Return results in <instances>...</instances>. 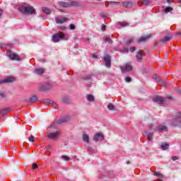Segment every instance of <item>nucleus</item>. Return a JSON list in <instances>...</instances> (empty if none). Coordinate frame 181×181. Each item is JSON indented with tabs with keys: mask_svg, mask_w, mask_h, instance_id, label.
Returning <instances> with one entry per match:
<instances>
[{
	"mask_svg": "<svg viewBox=\"0 0 181 181\" xmlns=\"http://www.w3.org/2000/svg\"><path fill=\"white\" fill-rule=\"evenodd\" d=\"M93 141L98 142V141H104V135L101 133H96L93 136Z\"/></svg>",
	"mask_w": 181,
	"mask_h": 181,
	"instance_id": "nucleus-10",
	"label": "nucleus"
},
{
	"mask_svg": "<svg viewBox=\"0 0 181 181\" xmlns=\"http://www.w3.org/2000/svg\"><path fill=\"white\" fill-rule=\"evenodd\" d=\"M134 1H124L122 2L123 8H132L134 6Z\"/></svg>",
	"mask_w": 181,
	"mask_h": 181,
	"instance_id": "nucleus-12",
	"label": "nucleus"
},
{
	"mask_svg": "<svg viewBox=\"0 0 181 181\" xmlns=\"http://www.w3.org/2000/svg\"><path fill=\"white\" fill-rule=\"evenodd\" d=\"M62 103H64V104H69L70 98L67 96L64 97L62 99Z\"/></svg>",
	"mask_w": 181,
	"mask_h": 181,
	"instance_id": "nucleus-32",
	"label": "nucleus"
},
{
	"mask_svg": "<svg viewBox=\"0 0 181 181\" xmlns=\"http://www.w3.org/2000/svg\"><path fill=\"white\" fill-rule=\"evenodd\" d=\"M42 11L45 13H46L47 15H50V13H52V11L49 10V8L47 7H44L42 8Z\"/></svg>",
	"mask_w": 181,
	"mask_h": 181,
	"instance_id": "nucleus-30",
	"label": "nucleus"
},
{
	"mask_svg": "<svg viewBox=\"0 0 181 181\" xmlns=\"http://www.w3.org/2000/svg\"><path fill=\"white\" fill-rule=\"evenodd\" d=\"M154 176H157V177H159L160 179H163L165 177V175L160 173H158L156 171L154 172Z\"/></svg>",
	"mask_w": 181,
	"mask_h": 181,
	"instance_id": "nucleus-31",
	"label": "nucleus"
},
{
	"mask_svg": "<svg viewBox=\"0 0 181 181\" xmlns=\"http://www.w3.org/2000/svg\"><path fill=\"white\" fill-rule=\"evenodd\" d=\"M153 78H155L156 83H158V86H166V82L160 78V77L158 76V75H154Z\"/></svg>",
	"mask_w": 181,
	"mask_h": 181,
	"instance_id": "nucleus-11",
	"label": "nucleus"
},
{
	"mask_svg": "<svg viewBox=\"0 0 181 181\" xmlns=\"http://www.w3.org/2000/svg\"><path fill=\"white\" fill-rule=\"evenodd\" d=\"M177 159H179V157L174 156L172 157V160H177Z\"/></svg>",
	"mask_w": 181,
	"mask_h": 181,
	"instance_id": "nucleus-50",
	"label": "nucleus"
},
{
	"mask_svg": "<svg viewBox=\"0 0 181 181\" xmlns=\"http://www.w3.org/2000/svg\"><path fill=\"white\" fill-rule=\"evenodd\" d=\"M122 53H128L129 52V47H124L123 49L121 50Z\"/></svg>",
	"mask_w": 181,
	"mask_h": 181,
	"instance_id": "nucleus-38",
	"label": "nucleus"
},
{
	"mask_svg": "<svg viewBox=\"0 0 181 181\" xmlns=\"http://www.w3.org/2000/svg\"><path fill=\"white\" fill-rule=\"evenodd\" d=\"M67 121H70V116H65L62 117L57 121V124H64V122H67Z\"/></svg>",
	"mask_w": 181,
	"mask_h": 181,
	"instance_id": "nucleus-16",
	"label": "nucleus"
},
{
	"mask_svg": "<svg viewBox=\"0 0 181 181\" xmlns=\"http://www.w3.org/2000/svg\"><path fill=\"white\" fill-rule=\"evenodd\" d=\"M143 56H144V51L141 50L140 52H137L136 55L137 61L141 62L142 60Z\"/></svg>",
	"mask_w": 181,
	"mask_h": 181,
	"instance_id": "nucleus-21",
	"label": "nucleus"
},
{
	"mask_svg": "<svg viewBox=\"0 0 181 181\" xmlns=\"http://www.w3.org/2000/svg\"><path fill=\"white\" fill-rule=\"evenodd\" d=\"M132 42H134V38L133 37L129 38L126 41V45H131Z\"/></svg>",
	"mask_w": 181,
	"mask_h": 181,
	"instance_id": "nucleus-37",
	"label": "nucleus"
},
{
	"mask_svg": "<svg viewBox=\"0 0 181 181\" xmlns=\"http://www.w3.org/2000/svg\"><path fill=\"white\" fill-rule=\"evenodd\" d=\"M101 29H102L103 32H105L107 27L105 26V25L103 24L101 25Z\"/></svg>",
	"mask_w": 181,
	"mask_h": 181,
	"instance_id": "nucleus-46",
	"label": "nucleus"
},
{
	"mask_svg": "<svg viewBox=\"0 0 181 181\" xmlns=\"http://www.w3.org/2000/svg\"><path fill=\"white\" fill-rule=\"evenodd\" d=\"M35 74L41 76V74H43V73H45V71L43 70V69H35Z\"/></svg>",
	"mask_w": 181,
	"mask_h": 181,
	"instance_id": "nucleus-27",
	"label": "nucleus"
},
{
	"mask_svg": "<svg viewBox=\"0 0 181 181\" xmlns=\"http://www.w3.org/2000/svg\"><path fill=\"white\" fill-rule=\"evenodd\" d=\"M59 5L60 8H74L80 5V3L74 1L69 3L65 1H61L59 3Z\"/></svg>",
	"mask_w": 181,
	"mask_h": 181,
	"instance_id": "nucleus-3",
	"label": "nucleus"
},
{
	"mask_svg": "<svg viewBox=\"0 0 181 181\" xmlns=\"http://www.w3.org/2000/svg\"><path fill=\"white\" fill-rule=\"evenodd\" d=\"M83 140L85 142H87V144H88V142H90V137L88 136V135L87 134H83Z\"/></svg>",
	"mask_w": 181,
	"mask_h": 181,
	"instance_id": "nucleus-28",
	"label": "nucleus"
},
{
	"mask_svg": "<svg viewBox=\"0 0 181 181\" xmlns=\"http://www.w3.org/2000/svg\"><path fill=\"white\" fill-rule=\"evenodd\" d=\"M104 62H105V66L106 67H108V69H110V67H111V57H110V55H106L104 58Z\"/></svg>",
	"mask_w": 181,
	"mask_h": 181,
	"instance_id": "nucleus-13",
	"label": "nucleus"
},
{
	"mask_svg": "<svg viewBox=\"0 0 181 181\" xmlns=\"http://www.w3.org/2000/svg\"><path fill=\"white\" fill-rule=\"evenodd\" d=\"M39 100V98L36 95H33L29 98V103H35Z\"/></svg>",
	"mask_w": 181,
	"mask_h": 181,
	"instance_id": "nucleus-20",
	"label": "nucleus"
},
{
	"mask_svg": "<svg viewBox=\"0 0 181 181\" xmlns=\"http://www.w3.org/2000/svg\"><path fill=\"white\" fill-rule=\"evenodd\" d=\"M55 21H56L57 23H64V22H67V21H69V18H56Z\"/></svg>",
	"mask_w": 181,
	"mask_h": 181,
	"instance_id": "nucleus-22",
	"label": "nucleus"
},
{
	"mask_svg": "<svg viewBox=\"0 0 181 181\" xmlns=\"http://www.w3.org/2000/svg\"><path fill=\"white\" fill-rule=\"evenodd\" d=\"M86 98L88 101H90V102L94 101V96L91 94L87 95Z\"/></svg>",
	"mask_w": 181,
	"mask_h": 181,
	"instance_id": "nucleus-33",
	"label": "nucleus"
},
{
	"mask_svg": "<svg viewBox=\"0 0 181 181\" xmlns=\"http://www.w3.org/2000/svg\"><path fill=\"white\" fill-rule=\"evenodd\" d=\"M64 37H66L64 33H57L52 35V39L54 43H59V42L64 39Z\"/></svg>",
	"mask_w": 181,
	"mask_h": 181,
	"instance_id": "nucleus-4",
	"label": "nucleus"
},
{
	"mask_svg": "<svg viewBox=\"0 0 181 181\" xmlns=\"http://www.w3.org/2000/svg\"><path fill=\"white\" fill-rule=\"evenodd\" d=\"M151 35L142 36L140 39L138 40L139 43H141L142 42H146L148 39H150Z\"/></svg>",
	"mask_w": 181,
	"mask_h": 181,
	"instance_id": "nucleus-23",
	"label": "nucleus"
},
{
	"mask_svg": "<svg viewBox=\"0 0 181 181\" xmlns=\"http://www.w3.org/2000/svg\"><path fill=\"white\" fill-rule=\"evenodd\" d=\"M131 81H132V79L131 78V77L127 76L125 78V82L126 83H131Z\"/></svg>",
	"mask_w": 181,
	"mask_h": 181,
	"instance_id": "nucleus-44",
	"label": "nucleus"
},
{
	"mask_svg": "<svg viewBox=\"0 0 181 181\" xmlns=\"http://www.w3.org/2000/svg\"><path fill=\"white\" fill-rule=\"evenodd\" d=\"M105 5L106 8H108L110 5H111L112 8L114 6V5H121L120 2L118 1H105Z\"/></svg>",
	"mask_w": 181,
	"mask_h": 181,
	"instance_id": "nucleus-15",
	"label": "nucleus"
},
{
	"mask_svg": "<svg viewBox=\"0 0 181 181\" xmlns=\"http://www.w3.org/2000/svg\"><path fill=\"white\" fill-rule=\"evenodd\" d=\"M146 135L147 139H148L149 141H152L153 139V133L146 132Z\"/></svg>",
	"mask_w": 181,
	"mask_h": 181,
	"instance_id": "nucleus-25",
	"label": "nucleus"
},
{
	"mask_svg": "<svg viewBox=\"0 0 181 181\" xmlns=\"http://www.w3.org/2000/svg\"><path fill=\"white\" fill-rule=\"evenodd\" d=\"M129 50L132 53L133 52H135V50H136V48L135 47H132L129 49Z\"/></svg>",
	"mask_w": 181,
	"mask_h": 181,
	"instance_id": "nucleus-48",
	"label": "nucleus"
},
{
	"mask_svg": "<svg viewBox=\"0 0 181 181\" xmlns=\"http://www.w3.org/2000/svg\"><path fill=\"white\" fill-rule=\"evenodd\" d=\"M5 97V93H0V98H4Z\"/></svg>",
	"mask_w": 181,
	"mask_h": 181,
	"instance_id": "nucleus-51",
	"label": "nucleus"
},
{
	"mask_svg": "<svg viewBox=\"0 0 181 181\" xmlns=\"http://www.w3.org/2000/svg\"><path fill=\"white\" fill-rule=\"evenodd\" d=\"M154 46H158V42H156Z\"/></svg>",
	"mask_w": 181,
	"mask_h": 181,
	"instance_id": "nucleus-56",
	"label": "nucleus"
},
{
	"mask_svg": "<svg viewBox=\"0 0 181 181\" xmlns=\"http://www.w3.org/2000/svg\"><path fill=\"white\" fill-rule=\"evenodd\" d=\"M62 159L64 160H66V162H69V160H70V157L66 156H62Z\"/></svg>",
	"mask_w": 181,
	"mask_h": 181,
	"instance_id": "nucleus-40",
	"label": "nucleus"
},
{
	"mask_svg": "<svg viewBox=\"0 0 181 181\" xmlns=\"http://www.w3.org/2000/svg\"><path fill=\"white\" fill-rule=\"evenodd\" d=\"M105 42H107V43H112V40H111L110 37H106L105 39Z\"/></svg>",
	"mask_w": 181,
	"mask_h": 181,
	"instance_id": "nucleus-42",
	"label": "nucleus"
},
{
	"mask_svg": "<svg viewBox=\"0 0 181 181\" xmlns=\"http://www.w3.org/2000/svg\"><path fill=\"white\" fill-rule=\"evenodd\" d=\"M117 25H119V26H121L122 28H125L127 26H129V24L125 21H123V22L118 21Z\"/></svg>",
	"mask_w": 181,
	"mask_h": 181,
	"instance_id": "nucleus-26",
	"label": "nucleus"
},
{
	"mask_svg": "<svg viewBox=\"0 0 181 181\" xmlns=\"http://www.w3.org/2000/svg\"><path fill=\"white\" fill-rule=\"evenodd\" d=\"M107 107L110 111H114V110H115V106H114L112 103H109Z\"/></svg>",
	"mask_w": 181,
	"mask_h": 181,
	"instance_id": "nucleus-35",
	"label": "nucleus"
},
{
	"mask_svg": "<svg viewBox=\"0 0 181 181\" xmlns=\"http://www.w3.org/2000/svg\"><path fill=\"white\" fill-rule=\"evenodd\" d=\"M172 39V35L171 34H168L165 37H164L163 38H162L160 42H161V43H166V42H169L170 40Z\"/></svg>",
	"mask_w": 181,
	"mask_h": 181,
	"instance_id": "nucleus-18",
	"label": "nucleus"
},
{
	"mask_svg": "<svg viewBox=\"0 0 181 181\" xmlns=\"http://www.w3.org/2000/svg\"><path fill=\"white\" fill-rule=\"evenodd\" d=\"M178 35H181V33H178Z\"/></svg>",
	"mask_w": 181,
	"mask_h": 181,
	"instance_id": "nucleus-63",
	"label": "nucleus"
},
{
	"mask_svg": "<svg viewBox=\"0 0 181 181\" xmlns=\"http://www.w3.org/2000/svg\"><path fill=\"white\" fill-rule=\"evenodd\" d=\"M14 81H15V78L12 77H8V78H6L5 79L0 81V84H5L6 83H13Z\"/></svg>",
	"mask_w": 181,
	"mask_h": 181,
	"instance_id": "nucleus-14",
	"label": "nucleus"
},
{
	"mask_svg": "<svg viewBox=\"0 0 181 181\" xmlns=\"http://www.w3.org/2000/svg\"><path fill=\"white\" fill-rule=\"evenodd\" d=\"M169 148V144L168 143H163L161 144V149L163 151H167V149Z\"/></svg>",
	"mask_w": 181,
	"mask_h": 181,
	"instance_id": "nucleus-29",
	"label": "nucleus"
},
{
	"mask_svg": "<svg viewBox=\"0 0 181 181\" xmlns=\"http://www.w3.org/2000/svg\"><path fill=\"white\" fill-rule=\"evenodd\" d=\"M165 98L159 95L153 97V101L157 104H159V105H163V104H165Z\"/></svg>",
	"mask_w": 181,
	"mask_h": 181,
	"instance_id": "nucleus-7",
	"label": "nucleus"
},
{
	"mask_svg": "<svg viewBox=\"0 0 181 181\" xmlns=\"http://www.w3.org/2000/svg\"><path fill=\"white\" fill-rule=\"evenodd\" d=\"M88 152H93V148L88 147Z\"/></svg>",
	"mask_w": 181,
	"mask_h": 181,
	"instance_id": "nucleus-53",
	"label": "nucleus"
},
{
	"mask_svg": "<svg viewBox=\"0 0 181 181\" xmlns=\"http://www.w3.org/2000/svg\"><path fill=\"white\" fill-rule=\"evenodd\" d=\"M131 163L130 161H127V165H129Z\"/></svg>",
	"mask_w": 181,
	"mask_h": 181,
	"instance_id": "nucleus-57",
	"label": "nucleus"
},
{
	"mask_svg": "<svg viewBox=\"0 0 181 181\" xmlns=\"http://www.w3.org/2000/svg\"><path fill=\"white\" fill-rule=\"evenodd\" d=\"M90 78H91V74H88L83 77V80H90Z\"/></svg>",
	"mask_w": 181,
	"mask_h": 181,
	"instance_id": "nucleus-39",
	"label": "nucleus"
},
{
	"mask_svg": "<svg viewBox=\"0 0 181 181\" xmlns=\"http://www.w3.org/2000/svg\"><path fill=\"white\" fill-rule=\"evenodd\" d=\"M52 83H46L44 84H41L39 86V90L40 91H47V90H50V88H52Z\"/></svg>",
	"mask_w": 181,
	"mask_h": 181,
	"instance_id": "nucleus-9",
	"label": "nucleus"
},
{
	"mask_svg": "<svg viewBox=\"0 0 181 181\" xmlns=\"http://www.w3.org/2000/svg\"><path fill=\"white\" fill-rule=\"evenodd\" d=\"M0 49H2V44H0Z\"/></svg>",
	"mask_w": 181,
	"mask_h": 181,
	"instance_id": "nucleus-60",
	"label": "nucleus"
},
{
	"mask_svg": "<svg viewBox=\"0 0 181 181\" xmlns=\"http://www.w3.org/2000/svg\"><path fill=\"white\" fill-rule=\"evenodd\" d=\"M59 136H60V132H51L47 135V138H49V139H52V141L59 139Z\"/></svg>",
	"mask_w": 181,
	"mask_h": 181,
	"instance_id": "nucleus-8",
	"label": "nucleus"
},
{
	"mask_svg": "<svg viewBox=\"0 0 181 181\" xmlns=\"http://www.w3.org/2000/svg\"><path fill=\"white\" fill-rule=\"evenodd\" d=\"M45 149H47V151H49V150L52 149V147L48 145V146H46Z\"/></svg>",
	"mask_w": 181,
	"mask_h": 181,
	"instance_id": "nucleus-52",
	"label": "nucleus"
},
{
	"mask_svg": "<svg viewBox=\"0 0 181 181\" xmlns=\"http://www.w3.org/2000/svg\"><path fill=\"white\" fill-rule=\"evenodd\" d=\"M57 28L59 30H66V29H67V28L64 26H58Z\"/></svg>",
	"mask_w": 181,
	"mask_h": 181,
	"instance_id": "nucleus-45",
	"label": "nucleus"
},
{
	"mask_svg": "<svg viewBox=\"0 0 181 181\" xmlns=\"http://www.w3.org/2000/svg\"><path fill=\"white\" fill-rule=\"evenodd\" d=\"M168 4H172L173 2V0H167Z\"/></svg>",
	"mask_w": 181,
	"mask_h": 181,
	"instance_id": "nucleus-55",
	"label": "nucleus"
},
{
	"mask_svg": "<svg viewBox=\"0 0 181 181\" xmlns=\"http://www.w3.org/2000/svg\"><path fill=\"white\" fill-rule=\"evenodd\" d=\"M88 87H91V86L90 85H88Z\"/></svg>",
	"mask_w": 181,
	"mask_h": 181,
	"instance_id": "nucleus-62",
	"label": "nucleus"
},
{
	"mask_svg": "<svg viewBox=\"0 0 181 181\" xmlns=\"http://www.w3.org/2000/svg\"><path fill=\"white\" fill-rule=\"evenodd\" d=\"M122 71L123 73H127V71H132V66L129 64H126L125 66H123L122 68Z\"/></svg>",
	"mask_w": 181,
	"mask_h": 181,
	"instance_id": "nucleus-17",
	"label": "nucleus"
},
{
	"mask_svg": "<svg viewBox=\"0 0 181 181\" xmlns=\"http://www.w3.org/2000/svg\"><path fill=\"white\" fill-rule=\"evenodd\" d=\"M173 127H179L181 125V112H177L175 118L171 122Z\"/></svg>",
	"mask_w": 181,
	"mask_h": 181,
	"instance_id": "nucleus-5",
	"label": "nucleus"
},
{
	"mask_svg": "<svg viewBox=\"0 0 181 181\" xmlns=\"http://www.w3.org/2000/svg\"><path fill=\"white\" fill-rule=\"evenodd\" d=\"M173 11V8L172 7H167L164 9L165 13H168V12H172Z\"/></svg>",
	"mask_w": 181,
	"mask_h": 181,
	"instance_id": "nucleus-36",
	"label": "nucleus"
},
{
	"mask_svg": "<svg viewBox=\"0 0 181 181\" xmlns=\"http://www.w3.org/2000/svg\"><path fill=\"white\" fill-rule=\"evenodd\" d=\"M45 103H48V104H51L52 108H55V110H57V108H59V105H57V103H56L53 100H45Z\"/></svg>",
	"mask_w": 181,
	"mask_h": 181,
	"instance_id": "nucleus-19",
	"label": "nucleus"
},
{
	"mask_svg": "<svg viewBox=\"0 0 181 181\" xmlns=\"http://www.w3.org/2000/svg\"><path fill=\"white\" fill-rule=\"evenodd\" d=\"M37 168H39V165L37 163L33 164V169H37Z\"/></svg>",
	"mask_w": 181,
	"mask_h": 181,
	"instance_id": "nucleus-47",
	"label": "nucleus"
},
{
	"mask_svg": "<svg viewBox=\"0 0 181 181\" xmlns=\"http://www.w3.org/2000/svg\"><path fill=\"white\" fill-rule=\"evenodd\" d=\"M175 91H176V93H177V94L181 95V89H180V88H177V89H175Z\"/></svg>",
	"mask_w": 181,
	"mask_h": 181,
	"instance_id": "nucleus-49",
	"label": "nucleus"
},
{
	"mask_svg": "<svg viewBox=\"0 0 181 181\" xmlns=\"http://www.w3.org/2000/svg\"><path fill=\"white\" fill-rule=\"evenodd\" d=\"M102 17H103V18H107V16H102Z\"/></svg>",
	"mask_w": 181,
	"mask_h": 181,
	"instance_id": "nucleus-61",
	"label": "nucleus"
},
{
	"mask_svg": "<svg viewBox=\"0 0 181 181\" xmlns=\"http://www.w3.org/2000/svg\"><path fill=\"white\" fill-rule=\"evenodd\" d=\"M151 2H152V0H142V4L145 5L146 6H148Z\"/></svg>",
	"mask_w": 181,
	"mask_h": 181,
	"instance_id": "nucleus-34",
	"label": "nucleus"
},
{
	"mask_svg": "<svg viewBox=\"0 0 181 181\" xmlns=\"http://www.w3.org/2000/svg\"><path fill=\"white\" fill-rule=\"evenodd\" d=\"M28 141L30 142H35V136L33 135H31L29 139H28Z\"/></svg>",
	"mask_w": 181,
	"mask_h": 181,
	"instance_id": "nucleus-43",
	"label": "nucleus"
},
{
	"mask_svg": "<svg viewBox=\"0 0 181 181\" xmlns=\"http://www.w3.org/2000/svg\"><path fill=\"white\" fill-rule=\"evenodd\" d=\"M168 100H172V97L169 96Z\"/></svg>",
	"mask_w": 181,
	"mask_h": 181,
	"instance_id": "nucleus-59",
	"label": "nucleus"
},
{
	"mask_svg": "<svg viewBox=\"0 0 181 181\" xmlns=\"http://www.w3.org/2000/svg\"><path fill=\"white\" fill-rule=\"evenodd\" d=\"M92 57H93L94 59H97L98 57V56L96 54H93Z\"/></svg>",
	"mask_w": 181,
	"mask_h": 181,
	"instance_id": "nucleus-54",
	"label": "nucleus"
},
{
	"mask_svg": "<svg viewBox=\"0 0 181 181\" xmlns=\"http://www.w3.org/2000/svg\"><path fill=\"white\" fill-rule=\"evenodd\" d=\"M9 111H11V109L9 107H6L0 110V115H6Z\"/></svg>",
	"mask_w": 181,
	"mask_h": 181,
	"instance_id": "nucleus-24",
	"label": "nucleus"
},
{
	"mask_svg": "<svg viewBox=\"0 0 181 181\" xmlns=\"http://www.w3.org/2000/svg\"><path fill=\"white\" fill-rule=\"evenodd\" d=\"M69 29L71 30H76V25L74 24H70L69 25Z\"/></svg>",
	"mask_w": 181,
	"mask_h": 181,
	"instance_id": "nucleus-41",
	"label": "nucleus"
},
{
	"mask_svg": "<svg viewBox=\"0 0 181 181\" xmlns=\"http://www.w3.org/2000/svg\"><path fill=\"white\" fill-rule=\"evenodd\" d=\"M1 15H2V11H1V9L0 8V16H1Z\"/></svg>",
	"mask_w": 181,
	"mask_h": 181,
	"instance_id": "nucleus-58",
	"label": "nucleus"
},
{
	"mask_svg": "<svg viewBox=\"0 0 181 181\" xmlns=\"http://www.w3.org/2000/svg\"><path fill=\"white\" fill-rule=\"evenodd\" d=\"M149 131H156L158 132H168V127L163 124H159L158 123L151 124L148 125Z\"/></svg>",
	"mask_w": 181,
	"mask_h": 181,
	"instance_id": "nucleus-2",
	"label": "nucleus"
},
{
	"mask_svg": "<svg viewBox=\"0 0 181 181\" xmlns=\"http://www.w3.org/2000/svg\"><path fill=\"white\" fill-rule=\"evenodd\" d=\"M18 11L23 13V15H35L36 13V10L32 6H25L23 5L19 7Z\"/></svg>",
	"mask_w": 181,
	"mask_h": 181,
	"instance_id": "nucleus-1",
	"label": "nucleus"
},
{
	"mask_svg": "<svg viewBox=\"0 0 181 181\" xmlns=\"http://www.w3.org/2000/svg\"><path fill=\"white\" fill-rule=\"evenodd\" d=\"M7 56L11 59V60H21V57H19V55L17 53L12 52L11 49L7 50Z\"/></svg>",
	"mask_w": 181,
	"mask_h": 181,
	"instance_id": "nucleus-6",
	"label": "nucleus"
}]
</instances>
